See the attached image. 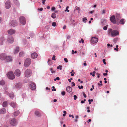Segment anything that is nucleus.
Wrapping results in <instances>:
<instances>
[{
    "label": "nucleus",
    "mask_w": 127,
    "mask_h": 127,
    "mask_svg": "<svg viewBox=\"0 0 127 127\" xmlns=\"http://www.w3.org/2000/svg\"><path fill=\"white\" fill-rule=\"evenodd\" d=\"M0 59L1 60H5L7 62H11L12 60L11 56L3 53L0 55Z\"/></svg>",
    "instance_id": "f257e3e1"
},
{
    "label": "nucleus",
    "mask_w": 127,
    "mask_h": 127,
    "mask_svg": "<svg viewBox=\"0 0 127 127\" xmlns=\"http://www.w3.org/2000/svg\"><path fill=\"white\" fill-rule=\"evenodd\" d=\"M108 33L110 34L112 37H115L119 34V32L116 30H112V29H110L108 31Z\"/></svg>",
    "instance_id": "f03ea898"
},
{
    "label": "nucleus",
    "mask_w": 127,
    "mask_h": 127,
    "mask_svg": "<svg viewBox=\"0 0 127 127\" xmlns=\"http://www.w3.org/2000/svg\"><path fill=\"white\" fill-rule=\"evenodd\" d=\"M7 76L8 78L9 79L13 80L15 78L13 73L12 71L8 72L7 73Z\"/></svg>",
    "instance_id": "7ed1b4c3"
},
{
    "label": "nucleus",
    "mask_w": 127,
    "mask_h": 127,
    "mask_svg": "<svg viewBox=\"0 0 127 127\" xmlns=\"http://www.w3.org/2000/svg\"><path fill=\"white\" fill-rule=\"evenodd\" d=\"M32 73V71L30 69L26 70L25 72V75L26 77H30Z\"/></svg>",
    "instance_id": "20e7f679"
},
{
    "label": "nucleus",
    "mask_w": 127,
    "mask_h": 127,
    "mask_svg": "<svg viewBox=\"0 0 127 127\" xmlns=\"http://www.w3.org/2000/svg\"><path fill=\"white\" fill-rule=\"evenodd\" d=\"M31 62V60L30 58H28L25 61L24 63V65L25 67H27L29 66Z\"/></svg>",
    "instance_id": "39448f33"
},
{
    "label": "nucleus",
    "mask_w": 127,
    "mask_h": 127,
    "mask_svg": "<svg viewBox=\"0 0 127 127\" xmlns=\"http://www.w3.org/2000/svg\"><path fill=\"white\" fill-rule=\"evenodd\" d=\"M20 22L21 24L25 25L26 23V21L25 18L23 17H21L20 18Z\"/></svg>",
    "instance_id": "423d86ee"
},
{
    "label": "nucleus",
    "mask_w": 127,
    "mask_h": 127,
    "mask_svg": "<svg viewBox=\"0 0 127 127\" xmlns=\"http://www.w3.org/2000/svg\"><path fill=\"white\" fill-rule=\"evenodd\" d=\"M7 42L9 43H13L14 41L13 37L11 35L9 36L7 40Z\"/></svg>",
    "instance_id": "0eeeda50"
},
{
    "label": "nucleus",
    "mask_w": 127,
    "mask_h": 127,
    "mask_svg": "<svg viewBox=\"0 0 127 127\" xmlns=\"http://www.w3.org/2000/svg\"><path fill=\"white\" fill-rule=\"evenodd\" d=\"M10 123L11 124L14 126L16 125L17 123L16 119H13L11 120Z\"/></svg>",
    "instance_id": "6e6552de"
},
{
    "label": "nucleus",
    "mask_w": 127,
    "mask_h": 127,
    "mask_svg": "<svg viewBox=\"0 0 127 127\" xmlns=\"http://www.w3.org/2000/svg\"><path fill=\"white\" fill-rule=\"evenodd\" d=\"M11 3L9 1H7L5 4V7L7 9L11 7Z\"/></svg>",
    "instance_id": "1a4fd4ad"
},
{
    "label": "nucleus",
    "mask_w": 127,
    "mask_h": 127,
    "mask_svg": "<svg viewBox=\"0 0 127 127\" xmlns=\"http://www.w3.org/2000/svg\"><path fill=\"white\" fill-rule=\"evenodd\" d=\"M98 41V38L95 37H92L91 38V42L92 43H97Z\"/></svg>",
    "instance_id": "9d476101"
},
{
    "label": "nucleus",
    "mask_w": 127,
    "mask_h": 127,
    "mask_svg": "<svg viewBox=\"0 0 127 127\" xmlns=\"http://www.w3.org/2000/svg\"><path fill=\"white\" fill-rule=\"evenodd\" d=\"M8 32L9 34L12 35L15 34L16 32V31L15 30L10 29L8 31Z\"/></svg>",
    "instance_id": "9b49d317"
},
{
    "label": "nucleus",
    "mask_w": 127,
    "mask_h": 127,
    "mask_svg": "<svg viewBox=\"0 0 127 127\" xmlns=\"http://www.w3.org/2000/svg\"><path fill=\"white\" fill-rule=\"evenodd\" d=\"M110 20L114 24L116 23V20L115 19V16L113 15L110 17Z\"/></svg>",
    "instance_id": "f8f14e48"
},
{
    "label": "nucleus",
    "mask_w": 127,
    "mask_h": 127,
    "mask_svg": "<svg viewBox=\"0 0 127 127\" xmlns=\"http://www.w3.org/2000/svg\"><path fill=\"white\" fill-rule=\"evenodd\" d=\"M14 74L16 76H19L21 74L20 71L18 69H17L15 71Z\"/></svg>",
    "instance_id": "ddd939ff"
},
{
    "label": "nucleus",
    "mask_w": 127,
    "mask_h": 127,
    "mask_svg": "<svg viewBox=\"0 0 127 127\" xmlns=\"http://www.w3.org/2000/svg\"><path fill=\"white\" fill-rule=\"evenodd\" d=\"M11 25L13 27H15L17 26V23L15 20H12L11 22Z\"/></svg>",
    "instance_id": "4468645a"
},
{
    "label": "nucleus",
    "mask_w": 127,
    "mask_h": 127,
    "mask_svg": "<svg viewBox=\"0 0 127 127\" xmlns=\"http://www.w3.org/2000/svg\"><path fill=\"white\" fill-rule=\"evenodd\" d=\"M37 54L35 52L32 53L31 55V57L32 58L34 59L37 58Z\"/></svg>",
    "instance_id": "2eb2a0df"
},
{
    "label": "nucleus",
    "mask_w": 127,
    "mask_h": 127,
    "mask_svg": "<svg viewBox=\"0 0 127 127\" xmlns=\"http://www.w3.org/2000/svg\"><path fill=\"white\" fill-rule=\"evenodd\" d=\"M31 89L32 90H35L36 88V86L34 83H32L30 85Z\"/></svg>",
    "instance_id": "dca6fc26"
},
{
    "label": "nucleus",
    "mask_w": 127,
    "mask_h": 127,
    "mask_svg": "<svg viewBox=\"0 0 127 127\" xmlns=\"http://www.w3.org/2000/svg\"><path fill=\"white\" fill-rule=\"evenodd\" d=\"M66 91L68 93H70L72 91V88L70 86H68L66 88Z\"/></svg>",
    "instance_id": "f3484780"
},
{
    "label": "nucleus",
    "mask_w": 127,
    "mask_h": 127,
    "mask_svg": "<svg viewBox=\"0 0 127 127\" xmlns=\"http://www.w3.org/2000/svg\"><path fill=\"white\" fill-rule=\"evenodd\" d=\"M6 112V109L5 108H3L0 110V114H3Z\"/></svg>",
    "instance_id": "a211bd4d"
},
{
    "label": "nucleus",
    "mask_w": 127,
    "mask_h": 127,
    "mask_svg": "<svg viewBox=\"0 0 127 127\" xmlns=\"http://www.w3.org/2000/svg\"><path fill=\"white\" fill-rule=\"evenodd\" d=\"M34 113L36 116L38 117H40L41 116V114L38 111H35L34 112Z\"/></svg>",
    "instance_id": "6ab92c4d"
},
{
    "label": "nucleus",
    "mask_w": 127,
    "mask_h": 127,
    "mask_svg": "<svg viewBox=\"0 0 127 127\" xmlns=\"http://www.w3.org/2000/svg\"><path fill=\"white\" fill-rule=\"evenodd\" d=\"M15 86L16 88H20L21 87V84L20 83H17L15 85Z\"/></svg>",
    "instance_id": "aec40b11"
},
{
    "label": "nucleus",
    "mask_w": 127,
    "mask_h": 127,
    "mask_svg": "<svg viewBox=\"0 0 127 127\" xmlns=\"http://www.w3.org/2000/svg\"><path fill=\"white\" fill-rule=\"evenodd\" d=\"M11 105L14 108H15L16 107V103L12 102L11 103Z\"/></svg>",
    "instance_id": "412c9836"
},
{
    "label": "nucleus",
    "mask_w": 127,
    "mask_h": 127,
    "mask_svg": "<svg viewBox=\"0 0 127 127\" xmlns=\"http://www.w3.org/2000/svg\"><path fill=\"white\" fill-rule=\"evenodd\" d=\"M14 2L16 6H19V3L18 0H14Z\"/></svg>",
    "instance_id": "4be33fe9"
},
{
    "label": "nucleus",
    "mask_w": 127,
    "mask_h": 127,
    "mask_svg": "<svg viewBox=\"0 0 127 127\" xmlns=\"http://www.w3.org/2000/svg\"><path fill=\"white\" fill-rule=\"evenodd\" d=\"M19 48L18 47H16L15 50V51H14V53L16 54L18 53L19 52Z\"/></svg>",
    "instance_id": "5701e85b"
},
{
    "label": "nucleus",
    "mask_w": 127,
    "mask_h": 127,
    "mask_svg": "<svg viewBox=\"0 0 127 127\" xmlns=\"http://www.w3.org/2000/svg\"><path fill=\"white\" fill-rule=\"evenodd\" d=\"M20 113V112L18 111H17L14 113V115L15 116H17Z\"/></svg>",
    "instance_id": "b1692460"
},
{
    "label": "nucleus",
    "mask_w": 127,
    "mask_h": 127,
    "mask_svg": "<svg viewBox=\"0 0 127 127\" xmlns=\"http://www.w3.org/2000/svg\"><path fill=\"white\" fill-rule=\"evenodd\" d=\"M9 96L10 97L11 99L13 98L14 96V95L13 93H11L9 94Z\"/></svg>",
    "instance_id": "393cba45"
},
{
    "label": "nucleus",
    "mask_w": 127,
    "mask_h": 127,
    "mask_svg": "<svg viewBox=\"0 0 127 127\" xmlns=\"http://www.w3.org/2000/svg\"><path fill=\"white\" fill-rule=\"evenodd\" d=\"M8 103L6 101H5L3 102L2 104L3 107H5L7 105Z\"/></svg>",
    "instance_id": "a878e982"
},
{
    "label": "nucleus",
    "mask_w": 127,
    "mask_h": 127,
    "mask_svg": "<svg viewBox=\"0 0 127 127\" xmlns=\"http://www.w3.org/2000/svg\"><path fill=\"white\" fill-rule=\"evenodd\" d=\"M120 23L121 24H124L125 23V20L124 19H122L120 21Z\"/></svg>",
    "instance_id": "bb28decb"
},
{
    "label": "nucleus",
    "mask_w": 127,
    "mask_h": 127,
    "mask_svg": "<svg viewBox=\"0 0 127 127\" xmlns=\"http://www.w3.org/2000/svg\"><path fill=\"white\" fill-rule=\"evenodd\" d=\"M4 40V39L3 37L1 38L0 39V44L1 45L2 44Z\"/></svg>",
    "instance_id": "cd10ccee"
},
{
    "label": "nucleus",
    "mask_w": 127,
    "mask_h": 127,
    "mask_svg": "<svg viewBox=\"0 0 127 127\" xmlns=\"http://www.w3.org/2000/svg\"><path fill=\"white\" fill-rule=\"evenodd\" d=\"M24 53L23 52H21L19 53V56L20 57H22L24 56Z\"/></svg>",
    "instance_id": "c85d7f7f"
},
{
    "label": "nucleus",
    "mask_w": 127,
    "mask_h": 127,
    "mask_svg": "<svg viewBox=\"0 0 127 127\" xmlns=\"http://www.w3.org/2000/svg\"><path fill=\"white\" fill-rule=\"evenodd\" d=\"M5 84V82L3 81L2 80L0 81V85H3Z\"/></svg>",
    "instance_id": "c756f323"
},
{
    "label": "nucleus",
    "mask_w": 127,
    "mask_h": 127,
    "mask_svg": "<svg viewBox=\"0 0 127 127\" xmlns=\"http://www.w3.org/2000/svg\"><path fill=\"white\" fill-rule=\"evenodd\" d=\"M87 20L86 17H84L83 18V21L84 22L86 23L87 21Z\"/></svg>",
    "instance_id": "7c9ffc66"
},
{
    "label": "nucleus",
    "mask_w": 127,
    "mask_h": 127,
    "mask_svg": "<svg viewBox=\"0 0 127 127\" xmlns=\"http://www.w3.org/2000/svg\"><path fill=\"white\" fill-rule=\"evenodd\" d=\"M51 17L53 19L55 18L56 17V14L55 13H53Z\"/></svg>",
    "instance_id": "2f4dec72"
},
{
    "label": "nucleus",
    "mask_w": 127,
    "mask_h": 127,
    "mask_svg": "<svg viewBox=\"0 0 127 127\" xmlns=\"http://www.w3.org/2000/svg\"><path fill=\"white\" fill-rule=\"evenodd\" d=\"M50 70L51 71L52 73H53L55 72V71L54 70L53 68H51L50 69Z\"/></svg>",
    "instance_id": "473e14b6"
},
{
    "label": "nucleus",
    "mask_w": 127,
    "mask_h": 127,
    "mask_svg": "<svg viewBox=\"0 0 127 127\" xmlns=\"http://www.w3.org/2000/svg\"><path fill=\"white\" fill-rule=\"evenodd\" d=\"M116 18L118 20H119L121 18L120 17V15L119 14H117L116 16Z\"/></svg>",
    "instance_id": "72a5a7b5"
},
{
    "label": "nucleus",
    "mask_w": 127,
    "mask_h": 127,
    "mask_svg": "<svg viewBox=\"0 0 127 127\" xmlns=\"http://www.w3.org/2000/svg\"><path fill=\"white\" fill-rule=\"evenodd\" d=\"M62 66L61 65H59L57 67V68L58 69H60V70H61L62 69Z\"/></svg>",
    "instance_id": "f704fd0d"
},
{
    "label": "nucleus",
    "mask_w": 127,
    "mask_h": 127,
    "mask_svg": "<svg viewBox=\"0 0 127 127\" xmlns=\"http://www.w3.org/2000/svg\"><path fill=\"white\" fill-rule=\"evenodd\" d=\"M52 26H53V27H55L56 25V22H53L52 23Z\"/></svg>",
    "instance_id": "c9c22d12"
},
{
    "label": "nucleus",
    "mask_w": 127,
    "mask_h": 127,
    "mask_svg": "<svg viewBox=\"0 0 127 127\" xmlns=\"http://www.w3.org/2000/svg\"><path fill=\"white\" fill-rule=\"evenodd\" d=\"M69 6H67L66 7V10H65V12H66L67 11V12H69V10H68V8H69Z\"/></svg>",
    "instance_id": "e433bc0d"
},
{
    "label": "nucleus",
    "mask_w": 127,
    "mask_h": 127,
    "mask_svg": "<svg viewBox=\"0 0 127 127\" xmlns=\"http://www.w3.org/2000/svg\"><path fill=\"white\" fill-rule=\"evenodd\" d=\"M79 42L80 43H83L84 42V40L82 38L81 39V40L79 41Z\"/></svg>",
    "instance_id": "4c0bfd02"
},
{
    "label": "nucleus",
    "mask_w": 127,
    "mask_h": 127,
    "mask_svg": "<svg viewBox=\"0 0 127 127\" xmlns=\"http://www.w3.org/2000/svg\"><path fill=\"white\" fill-rule=\"evenodd\" d=\"M100 83V84L99 83H98V85L99 86H101L102 85V81H100L99 82Z\"/></svg>",
    "instance_id": "58836bf2"
},
{
    "label": "nucleus",
    "mask_w": 127,
    "mask_h": 127,
    "mask_svg": "<svg viewBox=\"0 0 127 127\" xmlns=\"http://www.w3.org/2000/svg\"><path fill=\"white\" fill-rule=\"evenodd\" d=\"M78 88L79 89H82L83 88V86H78Z\"/></svg>",
    "instance_id": "ea45409f"
},
{
    "label": "nucleus",
    "mask_w": 127,
    "mask_h": 127,
    "mask_svg": "<svg viewBox=\"0 0 127 127\" xmlns=\"http://www.w3.org/2000/svg\"><path fill=\"white\" fill-rule=\"evenodd\" d=\"M55 57H56V56L55 55L53 56V57L52 58V60H55V61L56 60V59L55 58Z\"/></svg>",
    "instance_id": "a19ab883"
},
{
    "label": "nucleus",
    "mask_w": 127,
    "mask_h": 127,
    "mask_svg": "<svg viewBox=\"0 0 127 127\" xmlns=\"http://www.w3.org/2000/svg\"><path fill=\"white\" fill-rule=\"evenodd\" d=\"M108 25H107L106 26H104L103 28V29L104 30H106L107 29V26H108Z\"/></svg>",
    "instance_id": "79ce46f5"
},
{
    "label": "nucleus",
    "mask_w": 127,
    "mask_h": 127,
    "mask_svg": "<svg viewBox=\"0 0 127 127\" xmlns=\"http://www.w3.org/2000/svg\"><path fill=\"white\" fill-rule=\"evenodd\" d=\"M61 94L63 95H65V92L64 91H63L62 92Z\"/></svg>",
    "instance_id": "37998d69"
},
{
    "label": "nucleus",
    "mask_w": 127,
    "mask_h": 127,
    "mask_svg": "<svg viewBox=\"0 0 127 127\" xmlns=\"http://www.w3.org/2000/svg\"><path fill=\"white\" fill-rule=\"evenodd\" d=\"M72 54H74V53H77V52L76 51H75V52H74V51L73 50H72Z\"/></svg>",
    "instance_id": "c03bdc74"
},
{
    "label": "nucleus",
    "mask_w": 127,
    "mask_h": 127,
    "mask_svg": "<svg viewBox=\"0 0 127 127\" xmlns=\"http://www.w3.org/2000/svg\"><path fill=\"white\" fill-rule=\"evenodd\" d=\"M105 59H103V63L104 64H106V63L105 62Z\"/></svg>",
    "instance_id": "a18cd8bd"
},
{
    "label": "nucleus",
    "mask_w": 127,
    "mask_h": 127,
    "mask_svg": "<svg viewBox=\"0 0 127 127\" xmlns=\"http://www.w3.org/2000/svg\"><path fill=\"white\" fill-rule=\"evenodd\" d=\"M96 74L97 76V78H99L100 77V74L98 73H96Z\"/></svg>",
    "instance_id": "49530a36"
},
{
    "label": "nucleus",
    "mask_w": 127,
    "mask_h": 127,
    "mask_svg": "<svg viewBox=\"0 0 127 127\" xmlns=\"http://www.w3.org/2000/svg\"><path fill=\"white\" fill-rule=\"evenodd\" d=\"M105 10H103L102 11V14H105Z\"/></svg>",
    "instance_id": "de8ad7c7"
},
{
    "label": "nucleus",
    "mask_w": 127,
    "mask_h": 127,
    "mask_svg": "<svg viewBox=\"0 0 127 127\" xmlns=\"http://www.w3.org/2000/svg\"><path fill=\"white\" fill-rule=\"evenodd\" d=\"M74 98V100H76L77 98V97L76 95H74L73 96Z\"/></svg>",
    "instance_id": "09e8293b"
},
{
    "label": "nucleus",
    "mask_w": 127,
    "mask_h": 127,
    "mask_svg": "<svg viewBox=\"0 0 127 127\" xmlns=\"http://www.w3.org/2000/svg\"><path fill=\"white\" fill-rule=\"evenodd\" d=\"M71 84H72V87H73V86H75V84L74 83V82H72L71 83Z\"/></svg>",
    "instance_id": "8fccbe9b"
},
{
    "label": "nucleus",
    "mask_w": 127,
    "mask_h": 127,
    "mask_svg": "<svg viewBox=\"0 0 127 127\" xmlns=\"http://www.w3.org/2000/svg\"><path fill=\"white\" fill-rule=\"evenodd\" d=\"M69 116L70 117H72V118L73 119L74 118V117L73 115H69Z\"/></svg>",
    "instance_id": "3c124183"
},
{
    "label": "nucleus",
    "mask_w": 127,
    "mask_h": 127,
    "mask_svg": "<svg viewBox=\"0 0 127 127\" xmlns=\"http://www.w3.org/2000/svg\"><path fill=\"white\" fill-rule=\"evenodd\" d=\"M64 60L66 63H67L68 62V61L67 59L66 58H64Z\"/></svg>",
    "instance_id": "603ef678"
},
{
    "label": "nucleus",
    "mask_w": 127,
    "mask_h": 127,
    "mask_svg": "<svg viewBox=\"0 0 127 127\" xmlns=\"http://www.w3.org/2000/svg\"><path fill=\"white\" fill-rule=\"evenodd\" d=\"M83 95L84 96V97L86 98V97L87 96L85 94V93H83Z\"/></svg>",
    "instance_id": "864d4df0"
},
{
    "label": "nucleus",
    "mask_w": 127,
    "mask_h": 127,
    "mask_svg": "<svg viewBox=\"0 0 127 127\" xmlns=\"http://www.w3.org/2000/svg\"><path fill=\"white\" fill-rule=\"evenodd\" d=\"M55 9V8L54 7H52V8H51V10L52 11H54Z\"/></svg>",
    "instance_id": "5fc2aeb1"
},
{
    "label": "nucleus",
    "mask_w": 127,
    "mask_h": 127,
    "mask_svg": "<svg viewBox=\"0 0 127 127\" xmlns=\"http://www.w3.org/2000/svg\"><path fill=\"white\" fill-rule=\"evenodd\" d=\"M38 9L40 11H42L43 10V8H39Z\"/></svg>",
    "instance_id": "6e6d98bb"
},
{
    "label": "nucleus",
    "mask_w": 127,
    "mask_h": 127,
    "mask_svg": "<svg viewBox=\"0 0 127 127\" xmlns=\"http://www.w3.org/2000/svg\"><path fill=\"white\" fill-rule=\"evenodd\" d=\"M66 28V26L65 25L63 27V28L64 29H65Z\"/></svg>",
    "instance_id": "4d7b16f0"
},
{
    "label": "nucleus",
    "mask_w": 127,
    "mask_h": 127,
    "mask_svg": "<svg viewBox=\"0 0 127 127\" xmlns=\"http://www.w3.org/2000/svg\"><path fill=\"white\" fill-rule=\"evenodd\" d=\"M42 0V3L43 4H44L45 2V1L46 0Z\"/></svg>",
    "instance_id": "13d9d810"
},
{
    "label": "nucleus",
    "mask_w": 127,
    "mask_h": 127,
    "mask_svg": "<svg viewBox=\"0 0 127 127\" xmlns=\"http://www.w3.org/2000/svg\"><path fill=\"white\" fill-rule=\"evenodd\" d=\"M118 48H115L114 49L115 50H116L117 51H118Z\"/></svg>",
    "instance_id": "bf43d9fd"
},
{
    "label": "nucleus",
    "mask_w": 127,
    "mask_h": 127,
    "mask_svg": "<svg viewBox=\"0 0 127 127\" xmlns=\"http://www.w3.org/2000/svg\"><path fill=\"white\" fill-rule=\"evenodd\" d=\"M103 75L104 76H106L107 75V73H103Z\"/></svg>",
    "instance_id": "052dcab7"
},
{
    "label": "nucleus",
    "mask_w": 127,
    "mask_h": 127,
    "mask_svg": "<svg viewBox=\"0 0 127 127\" xmlns=\"http://www.w3.org/2000/svg\"><path fill=\"white\" fill-rule=\"evenodd\" d=\"M56 79L57 80H59L60 79V78L59 77H57L56 78Z\"/></svg>",
    "instance_id": "680f3d73"
},
{
    "label": "nucleus",
    "mask_w": 127,
    "mask_h": 127,
    "mask_svg": "<svg viewBox=\"0 0 127 127\" xmlns=\"http://www.w3.org/2000/svg\"><path fill=\"white\" fill-rule=\"evenodd\" d=\"M93 99H89L88 100V101H92V102H93Z\"/></svg>",
    "instance_id": "e2e57ef3"
},
{
    "label": "nucleus",
    "mask_w": 127,
    "mask_h": 127,
    "mask_svg": "<svg viewBox=\"0 0 127 127\" xmlns=\"http://www.w3.org/2000/svg\"><path fill=\"white\" fill-rule=\"evenodd\" d=\"M74 74H75V72H73V73L71 74V76H73L74 75Z\"/></svg>",
    "instance_id": "0e129e2a"
},
{
    "label": "nucleus",
    "mask_w": 127,
    "mask_h": 127,
    "mask_svg": "<svg viewBox=\"0 0 127 127\" xmlns=\"http://www.w3.org/2000/svg\"><path fill=\"white\" fill-rule=\"evenodd\" d=\"M101 21L102 22H104V21H106V20L104 19H103L101 20Z\"/></svg>",
    "instance_id": "69168bd1"
},
{
    "label": "nucleus",
    "mask_w": 127,
    "mask_h": 127,
    "mask_svg": "<svg viewBox=\"0 0 127 127\" xmlns=\"http://www.w3.org/2000/svg\"><path fill=\"white\" fill-rule=\"evenodd\" d=\"M94 12V10L92 11H90L89 12V13L91 14H92Z\"/></svg>",
    "instance_id": "338daca9"
},
{
    "label": "nucleus",
    "mask_w": 127,
    "mask_h": 127,
    "mask_svg": "<svg viewBox=\"0 0 127 127\" xmlns=\"http://www.w3.org/2000/svg\"><path fill=\"white\" fill-rule=\"evenodd\" d=\"M52 91H56V89L54 88V90L53 89H52Z\"/></svg>",
    "instance_id": "774afa93"
}]
</instances>
